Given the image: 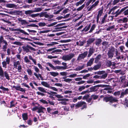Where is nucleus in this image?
Listing matches in <instances>:
<instances>
[{
  "label": "nucleus",
  "mask_w": 128,
  "mask_h": 128,
  "mask_svg": "<svg viewBox=\"0 0 128 128\" xmlns=\"http://www.w3.org/2000/svg\"><path fill=\"white\" fill-rule=\"evenodd\" d=\"M90 27V24H89L88 26H86L84 29L82 30H84L85 32H86L88 31Z\"/></svg>",
  "instance_id": "41"
},
{
  "label": "nucleus",
  "mask_w": 128,
  "mask_h": 128,
  "mask_svg": "<svg viewBox=\"0 0 128 128\" xmlns=\"http://www.w3.org/2000/svg\"><path fill=\"white\" fill-rule=\"evenodd\" d=\"M2 66L3 68H7V63L5 62V61H4L2 62Z\"/></svg>",
  "instance_id": "46"
},
{
  "label": "nucleus",
  "mask_w": 128,
  "mask_h": 128,
  "mask_svg": "<svg viewBox=\"0 0 128 128\" xmlns=\"http://www.w3.org/2000/svg\"><path fill=\"white\" fill-rule=\"evenodd\" d=\"M18 20L20 22L19 23L21 24L22 25H25L29 23L26 20H22L21 18H18Z\"/></svg>",
  "instance_id": "12"
},
{
  "label": "nucleus",
  "mask_w": 128,
  "mask_h": 128,
  "mask_svg": "<svg viewBox=\"0 0 128 128\" xmlns=\"http://www.w3.org/2000/svg\"><path fill=\"white\" fill-rule=\"evenodd\" d=\"M34 13L33 10H29L26 11L25 12V14L26 15H29L30 16L31 14Z\"/></svg>",
  "instance_id": "28"
},
{
  "label": "nucleus",
  "mask_w": 128,
  "mask_h": 128,
  "mask_svg": "<svg viewBox=\"0 0 128 128\" xmlns=\"http://www.w3.org/2000/svg\"><path fill=\"white\" fill-rule=\"evenodd\" d=\"M104 74L100 76L101 78L104 79L107 77L108 76V74L106 73H104Z\"/></svg>",
  "instance_id": "59"
},
{
  "label": "nucleus",
  "mask_w": 128,
  "mask_h": 128,
  "mask_svg": "<svg viewBox=\"0 0 128 128\" xmlns=\"http://www.w3.org/2000/svg\"><path fill=\"white\" fill-rule=\"evenodd\" d=\"M38 27V26L34 24H32L27 26V27Z\"/></svg>",
  "instance_id": "54"
},
{
  "label": "nucleus",
  "mask_w": 128,
  "mask_h": 128,
  "mask_svg": "<svg viewBox=\"0 0 128 128\" xmlns=\"http://www.w3.org/2000/svg\"><path fill=\"white\" fill-rule=\"evenodd\" d=\"M26 71L29 75L30 76L32 75V70L30 69L29 68H28L27 69Z\"/></svg>",
  "instance_id": "40"
},
{
  "label": "nucleus",
  "mask_w": 128,
  "mask_h": 128,
  "mask_svg": "<svg viewBox=\"0 0 128 128\" xmlns=\"http://www.w3.org/2000/svg\"><path fill=\"white\" fill-rule=\"evenodd\" d=\"M4 76L8 80L10 79V77L6 71H5L4 73Z\"/></svg>",
  "instance_id": "34"
},
{
  "label": "nucleus",
  "mask_w": 128,
  "mask_h": 128,
  "mask_svg": "<svg viewBox=\"0 0 128 128\" xmlns=\"http://www.w3.org/2000/svg\"><path fill=\"white\" fill-rule=\"evenodd\" d=\"M22 117L24 120H26L28 119V115L26 114H22Z\"/></svg>",
  "instance_id": "37"
},
{
  "label": "nucleus",
  "mask_w": 128,
  "mask_h": 128,
  "mask_svg": "<svg viewBox=\"0 0 128 128\" xmlns=\"http://www.w3.org/2000/svg\"><path fill=\"white\" fill-rule=\"evenodd\" d=\"M99 3V1L98 0L96 1V2H95L94 4H92L89 8L88 11H91L92 9L93 8H95L96 6H97Z\"/></svg>",
  "instance_id": "13"
},
{
  "label": "nucleus",
  "mask_w": 128,
  "mask_h": 128,
  "mask_svg": "<svg viewBox=\"0 0 128 128\" xmlns=\"http://www.w3.org/2000/svg\"><path fill=\"white\" fill-rule=\"evenodd\" d=\"M24 51L26 52H31V51H35L36 50L32 47L28 45L24 46L22 47Z\"/></svg>",
  "instance_id": "4"
},
{
  "label": "nucleus",
  "mask_w": 128,
  "mask_h": 128,
  "mask_svg": "<svg viewBox=\"0 0 128 128\" xmlns=\"http://www.w3.org/2000/svg\"><path fill=\"white\" fill-rule=\"evenodd\" d=\"M42 8H36L34 9L33 10L34 12H38L41 11L42 10Z\"/></svg>",
  "instance_id": "26"
},
{
  "label": "nucleus",
  "mask_w": 128,
  "mask_h": 128,
  "mask_svg": "<svg viewBox=\"0 0 128 128\" xmlns=\"http://www.w3.org/2000/svg\"><path fill=\"white\" fill-rule=\"evenodd\" d=\"M102 55L101 54H98L96 58H95L94 61L95 62L97 63L99 61L100 59L101 58Z\"/></svg>",
  "instance_id": "25"
},
{
  "label": "nucleus",
  "mask_w": 128,
  "mask_h": 128,
  "mask_svg": "<svg viewBox=\"0 0 128 128\" xmlns=\"http://www.w3.org/2000/svg\"><path fill=\"white\" fill-rule=\"evenodd\" d=\"M84 67V66L82 65V66H78L75 69L76 71L80 70L82 69Z\"/></svg>",
  "instance_id": "36"
},
{
  "label": "nucleus",
  "mask_w": 128,
  "mask_h": 128,
  "mask_svg": "<svg viewBox=\"0 0 128 128\" xmlns=\"http://www.w3.org/2000/svg\"><path fill=\"white\" fill-rule=\"evenodd\" d=\"M41 84L43 86L49 88L50 86L47 82L44 81L42 82Z\"/></svg>",
  "instance_id": "24"
},
{
  "label": "nucleus",
  "mask_w": 128,
  "mask_h": 128,
  "mask_svg": "<svg viewBox=\"0 0 128 128\" xmlns=\"http://www.w3.org/2000/svg\"><path fill=\"white\" fill-rule=\"evenodd\" d=\"M4 72L3 69L1 66H0V77H4Z\"/></svg>",
  "instance_id": "30"
},
{
  "label": "nucleus",
  "mask_w": 128,
  "mask_h": 128,
  "mask_svg": "<svg viewBox=\"0 0 128 128\" xmlns=\"http://www.w3.org/2000/svg\"><path fill=\"white\" fill-rule=\"evenodd\" d=\"M102 42V40L101 39L99 38L96 39L95 42L96 45L98 46H99L100 45Z\"/></svg>",
  "instance_id": "20"
},
{
  "label": "nucleus",
  "mask_w": 128,
  "mask_h": 128,
  "mask_svg": "<svg viewBox=\"0 0 128 128\" xmlns=\"http://www.w3.org/2000/svg\"><path fill=\"white\" fill-rule=\"evenodd\" d=\"M6 40H4L3 36H0V44H1L2 42L3 43Z\"/></svg>",
  "instance_id": "49"
},
{
  "label": "nucleus",
  "mask_w": 128,
  "mask_h": 128,
  "mask_svg": "<svg viewBox=\"0 0 128 128\" xmlns=\"http://www.w3.org/2000/svg\"><path fill=\"white\" fill-rule=\"evenodd\" d=\"M89 97L90 95L89 94H87L83 97L82 99L83 100H87Z\"/></svg>",
  "instance_id": "58"
},
{
  "label": "nucleus",
  "mask_w": 128,
  "mask_h": 128,
  "mask_svg": "<svg viewBox=\"0 0 128 128\" xmlns=\"http://www.w3.org/2000/svg\"><path fill=\"white\" fill-rule=\"evenodd\" d=\"M95 27H96V26H95V24H93L92 25V26L91 27V29H90V31L89 32L90 33L92 32V31L94 30V28H95Z\"/></svg>",
  "instance_id": "50"
},
{
  "label": "nucleus",
  "mask_w": 128,
  "mask_h": 128,
  "mask_svg": "<svg viewBox=\"0 0 128 128\" xmlns=\"http://www.w3.org/2000/svg\"><path fill=\"white\" fill-rule=\"evenodd\" d=\"M47 64L50 67L52 68V69L54 70H58V66L54 67L53 65H52L51 64L48 62L47 63Z\"/></svg>",
  "instance_id": "21"
},
{
  "label": "nucleus",
  "mask_w": 128,
  "mask_h": 128,
  "mask_svg": "<svg viewBox=\"0 0 128 128\" xmlns=\"http://www.w3.org/2000/svg\"><path fill=\"white\" fill-rule=\"evenodd\" d=\"M94 60V58H92L89 60L87 63V66H91Z\"/></svg>",
  "instance_id": "17"
},
{
  "label": "nucleus",
  "mask_w": 128,
  "mask_h": 128,
  "mask_svg": "<svg viewBox=\"0 0 128 128\" xmlns=\"http://www.w3.org/2000/svg\"><path fill=\"white\" fill-rule=\"evenodd\" d=\"M115 50H117L114 47L111 46L109 48L107 54L108 58L112 59L114 55Z\"/></svg>",
  "instance_id": "3"
},
{
  "label": "nucleus",
  "mask_w": 128,
  "mask_h": 128,
  "mask_svg": "<svg viewBox=\"0 0 128 128\" xmlns=\"http://www.w3.org/2000/svg\"><path fill=\"white\" fill-rule=\"evenodd\" d=\"M128 27V25L127 24H126L124 25H123L122 26L121 28H120V30H124L126 29Z\"/></svg>",
  "instance_id": "35"
},
{
  "label": "nucleus",
  "mask_w": 128,
  "mask_h": 128,
  "mask_svg": "<svg viewBox=\"0 0 128 128\" xmlns=\"http://www.w3.org/2000/svg\"><path fill=\"white\" fill-rule=\"evenodd\" d=\"M88 54L87 51H86L84 52L83 53L80 54L77 59V60L78 61H80L82 59H83L86 57Z\"/></svg>",
  "instance_id": "6"
},
{
  "label": "nucleus",
  "mask_w": 128,
  "mask_h": 128,
  "mask_svg": "<svg viewBox=\"0 0 128 128\" xmlns=\"http://www.w3.org/2000/svg\"><path fill=\"white\" fill-rule=\"evenodd\" d=\"M39 14L38 13L35 14H32L30 15V16L32 18H35L39 16Z\"/></svg>",
  "instance_id": "60"
},
{
  "label": "nucleus",
  "mask_w": 128,
  "mask_h": 128,
  "mask_svg": "<svg viewBox=\"0 0 128 128\" xmlns=\"http://www.w3.org/2000/svg\"><path fill=\"white\" fill-rule=\"evenodd\" d=\"M24 62L26 63H29L30 62V60L28 59L27 56H25L24 58Z\"/></svg>",
  "instance_id": "42"
},
{
  "label": "nucleus",
  "mask_w": 128,
  "mask_h": 128,
  "mask_svg": "<svg viewBox=\"0 0 128 128\" xmlns=\"http://www.w3.org/2000/svg\"><path fill=\"white\" fill-rule=\"evenodd\" d=\"M95 40V39L94 38H89L87 41V44L86 46V47L89 46L94 42Z\"/></svg>",
  "instance_id": "8"
},
{
  "label": "nucleus",
  "mask_w": 128,
  "mask_h": 128,
  "mask_svg": "<svg viewBox=\"0 0 128 128\" xmlns=\"http://www.w3.org/2000/svg\"><path fill=\"white\" fill-rule=\"evenodd\" d=\"M103 100L106 102H109V104H111L113 102H116L118 101L117 98L114 97L112 96L109 97H104L103 98Z\"/></svg>",
  "instance_id": "2"
},
{
  "label": "nucleus",
  "mask_w": 128,
  "mask_h": 128,
  "mask_svg": "<svg viewBox=\"0 0 128 128\" xmlns=\"http://www.w3.org/2000/svg\"><path fill=\"white\" fill-rule=\"evenodd\" d=\"M14 31H19L20 32L22 33L25 35H29V34L26 32L24 30H21L19 28L14 29Z\"/></svg>",
  "instance_id": "16"
},
{
  "label": "nucleus",
  "mask_w": 128,
  "mask_h": 128,
  "mask_svg": "<svg viewBox=\"0 0 128 128\" xmlns=\"http://www.w3.org/2000/svg\"><path fill=\"white\" fill-rule=\"evenodd\" d=\"M94 49L93 47L90 48L88 51V57H90L94 53Z\"/></svg>",
  "instance_id": "14"
},
{
  "label": "nucleus",
  "mask_w": 128,
  "mask_h": 128,
  "mask_svg": "<svg viewBox=\"0 0 128 128\" xmlns=\"http://www.w3.org/2000/svg\"><path fill=\"white\" fill-rule=\"evenodd\" d=\"M38 24L39 26H44L46 25V24L44 22H39Z\"/></svg>",
  "instance_id": "55"
},
{
  "label": "nucleus",
  "mask_w": 128,
  "mask_h": 128,
  "mask_svg": "<svg viewBox=\"0 0 128 128\" xmlns=\"http://www.w3.org/2000/svg\"><path fill=\"white\" fill-rule=\"evenodd\" d=\"M15 68L16 69L18 70V72H20L22 71V66L20 64L18 66L17 68Z\"/></svg>",
  "instance_id": "45"
},
{
  "label": "nucleus",
  "mask_w": 128,
  "mask_h": 128,
  "mask_svg": "<svg viewBox=\"0 0 128 128\" xmlns=\"http://www.w3.org/2000/svg\"><path fill=\"white\" fill-rule=\"evenodd\" d=\"M102 13V12L100 11L98 12V14L97 16V20H99V17L101 16Z\"/></svg>",
  "instance_id": "57"
},
{
  "label": "nucleus",
  "mask_w": 128,
  "mask_h": 128,
  "mask_svg": "<svg viewBox=\"0 0 128 128\" xmlns=\"http://www.w3.org/2000/svg\"><path fill=\"white\" fill-rule=\"evenodd\" d=\"M45 108H44L43 107L41 106H40L38 107V111L37 112L38 113H40V112L44 113V112L43 110L45 109Z\"/></svg>",
  "instance_id": "22"
},
{
  "label": "nucleus",
  "mask_w": 128,
  "mask_h": 128,
  "mask_svg": "<svg viewBox=\"0 0 128 128\" xmlns=\"http://www.w3.org/2000/svg\"><path fill=\"white\" fill-rule=\"evenodd\" d=\"M115 25H114L110 26H109L106 28V30H110L114 28H115Z\"/></svg>",
  "instance_id": "53"
},
{
  "label": "nucleus",
  "mask_w": 128,
  "mask_h": 128,
  "mask_svg": "<svg viewBox=\"0 0 128 128\" xmlns=\"http://www.w3.org/2000/svg\"><path fill=\"white\" fill-rule=\"evenodd\" d=\"M8 45L7 42L6 41L3 43V45L2 46V49L4 52H5L6 50L7 46Z\"/></svg>",
  "instance_id": "15"
},
{
  "label": "nucleus",
  "mask_w": 128,
  "mask_h": 128,
  "mask_svg": "<svg viewBox=\"0 0 128 128\" xmlns=\"http://www.w3.org/2000/svg\"><path fill=\"white\" fill-rule=\"evenodd\" d=\"M107 16V14H106L102 19V21H101V23L102 24H104L105 21V20H106V18Z\"/></svg>",
  "instance_id": "48"
},
{
  "label": "nucleus",
  "mask_w": 128,
  "mask_h": 128,
  "mask_svg": "<svg viewBox=\"0 0 128 128\" xmlns=\"http://www.w3.org/2000/svg\"><path fill=\"white\" fill-rule=\"evenodd\" d=\"M62 52V50H61L60 49H57L55 50L54 51H53L52 52V53H54L55 52L57 53L58 52Z\"/></svg>",
  "instance_id": "62"
},
{
  "label": "nucleus",
  "mask_w": 128,
  "mask_h": 128,
  "mask_svg": "<svg viewBox=\"0 0 128 128\" xmlns=\"http://www.w3.org/2000/svg\"><path fill=\"white\" fill-rule=\"evenodd\" d=\"M92 99L94 100H95L97 99L98 97V95H95V94H93L91 96Z\"/></svg>",
  "instance_id": "44"
},
{
  "label": "nucleus",
  "mask_w": 128,
  "mask_h": 128,
  "mask_svg": "<svg viewBox=\"0 0 128 128\" xmlns=\"http://www.w3.org/2000/svg\"><path fill=\"white\" fill-rule=\"evenodd\" d=\"M38 90L40 92L44 93H47V92L46 91L45 89L42 87H39L37 88Z\"/></svg>",
  "instance_id": "27"
},
{
  "label": "nucleus",
  "mask_w": 128,
  "mask_h": 128,
  "mask_svg": "<svg viewBox=\"0 0 128 128\" xmlns=\"http://www.w3.org/2000/svg\"><path fill=\"white\" fill-rule=\"evenodd\" d=\"M50 73L51 75L54 77H56L59 75V73L57 72H50Z\"/></svg>",
  "instance_id": "29"
},
{
  "label": "nucleus",
  "mask_w": 128,
  "mask_h": 128,
  "mask_svg": "<svg viewBox=\"0 0 128 128\" xmlns=\"http://www.w3.org/2000/svg\"><path fill=\"white\" fill-rule=\"evenodd\" d=\"M62 64L64 66H58V70H62L66 69L67 67L66 63L65 62H62Z\"/></svg>",
  "instance_id": "10"
},
{
  "label": "nucleus",
  "mask_w": 128,
  "mask_h": 128,
  "mask_svg": "<svg viewBox=\"0 0 128 128\" xmlns=\"http://www.w3.org/2000/svg\"><path fill=\"white\" fill-rule=\"evenodd\" d=\"M85 5L84 4H82L81 6L77 8V10L78 11L81 10L84 8L85 6Z\"/></svg>",
  "instance_id": "52"
},
{
  "label": "nucleus",
  "mask_w": 128,
  "mask_h": 128,
  "mask_svg": "<svg viewBox=\"0 0 128 128\" xmlns=\"http://www.w3.org/2000/svg\"><path fill=\"white\" fill-rule=\"evenodd\" d=\"M20 64V63L19 61H18L14 62L13 66L14 68H17L18 66Z\"/></svg>",
  "instance_id": "23"
},
{
  "label": "nucleus",
  "mask_w": 128,
  "mask_h": 128,
  "mask_svg": "<svg viewBox=\"0 0 128 128\" xmlns=\"http://www.w3.org/2000/svg\"><path fill=\"white\" fill-rule=\"evenodd\" d=\"M34 74L37 78H38L40 77L41 78V80H43V77L40 74H38L36 72H34Z\"/></svg>",
  "instance_id": "31"
},
{
  "label": "nucleus",
  "mask_w": 128,
  "mask_h": 128,
  "mask_svg": "<svg viewBox=\"0 0 128 128\" xmlns=\"http://www.w3.org/2000/svg\"><path fill=\"white\" fill-rule=\"evenodd\" d=\"M10 59L9 57L7 56L6 57V60L5 61L6 63H7V64H10Z\"/></svg>",
  "instance_id": "47"
},
{
  "label": "nucleus",
  "mask_w": 128,
  "mask_h": 128,
  "mask_svg": "<svg viewBox=\"0 0 128 128\" xmlns=\"http://www.w3.org/2000/svg\"><path fill=\"white\" fill-rule=\"evenodd\" d=\"M83 105V107L81 108L82 110H83L84 108H86V103L84 102H78L75 105V107L76 108H78Z\"/></svg>",
  "instance_id": "5"
},
{
  "label": "nucleus",
  "mask_w": 128,
  "mask_h": 128,
  "mask_svg": "<svg viewBox=\"0 0 128 128\" xmlns=\"http://www.w3.org/2000/svg\"><path fill=\"white\" fill-rule=\"evenodd\" d=\"M92 97H91V96H90V98H88V99L86 100V101L87 102H88V103H90V102H91V104H90V105H91V104L92 103V102H93V101H92Z\"/></svg>",
  "instance_id": "63"
},
{
  "label": "nucleus",
  "mask_w": 128,
  "mask_h": 128,
  "mask_svg": "<svg viewBox=\"0 0 128 128\" xmlns=\"http://www.w3.org/2000/svg\"><path fill=\"white\" fill-rule=\"evenodd\" d=\"M15 104L14 103V102L13 101H11L10 102V106L9 107L10 108L12 107H14L15 106Z\"/></svg>",
  "instance_id": "51"
},
{
  "label": "nucleus",
  "mask_w": 128,
  "mask_h": 128,
  "mask_svg": "<svg viewBox=\"0 0 128 128\" xmlns=\"http://www.w3.org/2000/svg\"><path fill=\"white\" fill-rule=\"evenodd\" d=\"M0 88L4 91H8L9 90V89L8 88H5L2 86L0 87Z\"/></svg>",
  "instance_id": "56"
},
{
  "label": "nucleus",
  "mask_w": 128,
  "mask_h": 128,
  "mask_svg": "<svg viewBox=\"0 0 128 128\" xmlns=\"http://www.w3.org/2000/svg\"><path fill=\"white\" fill-rule=\"evenodd\" d=\"M28 58L29 59L32 60V61L35 64H36V60L35 59H33L31 55H29L28 56Z\"/></svg>",
  "instance_id": "39"
},
{
  "label": "nucleus",
  "mask_w": 128,
  "mask_h": 128,
  "mask_svg": "<svg viewBox=\"0 0 128 128\" xmlns=\"http://www.w3.org/2000/svg\"><path fill=\"white\" fill-rule=\"evenodd\" d=\"M101 66V64H97L94 66L93 67L94 70H96L100 68Z\"/></svg>",
  "instance_id": "33"
},
{
  "label": "nucleus",
  "mask_w": 128,
  "mask_h": 128,
  "mask_svg": "<svg viewBox=\"0 0 128 128\" xmlns=\"http://www.w3.org/2000/svg\"><path fill=\"white\" fill-rule=\"evenodd\" d=\"M47 12H41L40 13H38L39 14V16L40 17H44L46 18H52V15H49L47 14Z\"/></svg>",
  "instance_id": "7"
},
{
  "label": "nucleus",
  "mask_w": 128,
  "mask_h": 128,
  "mask_svg": "<svg viewBox=\"0 0 128 128\" xmlns=\"http://www.w3.org/2000/svg\"><path fill=\"white\" fill-rule=\"evenodd\" d=\"M12 88H15L17 90H19L22 92H25L26 90L20 87V86H13Z\"/></svg>",
  "instance_id": "9"
},
{
  "label": "nucleus",
  "mask_w": 128,
  "mask_h": 128,
  "mask_svg": "<svg viewBox=\"0 0 128 128\" xmlns=\"http://www.w3.org/2000/svg\"><path fill=\"white\" fill-rule=\"evenodd\" d=\"M124 47L123 46H121L119 47V48L121 52H124Z\"/></svg>",
  "instance_id": "64"
},
{
  "label": "nucleus",
  "mask_w": 128,
  "mask_h": 128,
  "mask_svg": "<svg viewBox=\"0 0 128 128\" xmlns=\"http://www.w3.org/2000/svg\"><path fill=\"white\" fill-rule=\"evenodd\" d=\"M6 7L10 8H15L16 9L17 8V6L13 4H6Z\"/></svg>",
  "instance_id": "11"
},
{
  "label": "nucleus",
  "mask_w": 128,
  "mask_h": 128,
  "mask_svg": "<svg viewBox=\"0 0 128 128\" xmlns=\"http://www.w3.org/2000/svg\"><path fill=\"white\" fill-rule=\"evenodd\" d=\"M85 0H80L79 2H76V5L77 6H78L80 4H81Z\"/></svg>",
  "instance_id": "38"
},
{
  "label": "nucleus",
  "mask_w": 128,
  "mask_h": 128,
  "mask_svg": "<svg viewBox=\"0 0 128 128\" xmlns=\"http://www.w3.org/2000/svg\"><path fill=\"white\" fill-rule=\"evenodd\" d=\"M72 80L70 78H66L64 80V81L66 82H70L71 81H72Z\"/></svg>",
  "instance_id": "61"
},
{
  "label": "nucleus",
  "mask_w": 128,
  "mask_h": 128,
  "mask_svg": "<svg viewBox=\"0 0 128 128\" xmlns=\"http://www.w3.org/2000/svg\"><path fill=\"white\" fill-rule=\"evenodd\" d=\"M106 65L107 66L110 67L112 65V63L110 60H106Z\"/></svg>",
  "instance_id": "32"
},
{
  "label": "nucleus",
  "mask_w": 128,
  "mask_h": 128,
  "mask_svg": "<svg viewBox=\"0 0 128 128\" xmlns=\"http://www.w3.org/2000/svg\"><path fill=\"white\" fill-rule=\"evenodd\" d=\"M8 13L10 14H19L20 13L22 12L21 11H20L18 10H15L14 11H10L9 12H7Z\"/></svg>",
  "instance_id": "18"
},
{
  "label": "nucleus",
  "mask_w": 128,
  "mask_h": 128,
  "mask_svg": "<svg viewBox=\"0 0 128 128\" xmlns=\"http://www.w3.org/2000/svg\"><path fill=\"white\" fill-rule=\"evenodd\" d=\"M75 56V54L72 53H70L68 54L64 55L62 56V59L65 61H70L72 59L71 62L73 63L75 61V59L73 58Z\"/></svg>",
  "instance_id": "1"
},
{
  "label": "nucleus",
  "mask_w": 128,
  "mask_h": 128,
  "mask_svg": "<svg viewBox=\"0 0 128 128\" xmlns=\"http://www.w3.org/2000/svg\"><path fill=\"white\" fill-rule=\"evenodd\" d=\"M128 94V88L126 89L124 91L122 92L121 94L120 98H122L124 96V95Z\"/></svg>",
  "instance_id": "19"
},
{
  "label": "nucleus",
  "mask_w": 128,
  "mask_h": 128,
  "mask_svg": "<svg viewBox=\"0 0 128 128\" xmlns=\"http://www.w3.org/2000/svg\"><path fill=\"white\" fill-rule=\"evenodd\" d=\"M86 88L85 86H80L78 90L79 92H80L82 91V90H84Z\"/></svg>",
  "instance_id": "43"
}]
</instances>
